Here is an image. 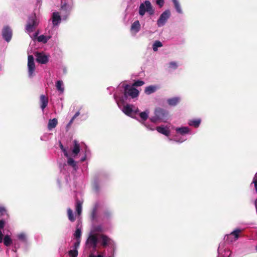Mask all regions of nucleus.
Listing matches in <instances>:
<instances>
[{"mask_svg": "<svg viewBox=\"0 0 257 257\" xmlns=\"http://www.w3.org/2000/svg\"><path fill=\"white\" fill-rule=\"evenodd\" d=\"M154 113L155 115L151 118V120L153 122H156L158 120L165 121L167 119L168 112L162 108H156Z\"/></svg>", "mask_w": 257, "mask_h": 257, "instance_id": "f257e3e1", "label": "nucleus"}, {"mask_svg": "<svg viewBox=\"0 0 257 257\" xmlns=\"http://www.w3.org/2000/svg\"><path fill=\"white\" fill-rule=\"evenodd\" d=\"M147 12L150 15H153L154 14V10L151 4V2L149 1H145L144 3H142L139 10V13L141 16H143L145 13Z\"/></svg>", "mask_w": 257, "mask_h": 257, "instance_id": "f03ea898", "label": "nucleus"}, {"mask_svg": "<svg viewBox=\"0 0 257 257\" xmlns=\"http://www.w3.org/2000/svg\"><path fill=\"white\" fill-rule=\"evenodd\" d=\"M99 242V234H91L89 235L87 240L86 244L90 248L92 247L94 251L96 250L97 243Z\"/></svg>", "mask_w": 257, "mask_h": 257, "instance_id": "7ed1b4c3", "label": "nucleus"}, {"mask_svg": "<svg viewBox=\"0 0 257 257\" xmlns=\"http://www.w3.org/2000/svg\"><path fill=\"white\" fill-rule=\"evenodd\" d=\"M38 25V22L35 15H32L29 18L26 30L29 33L33 32Z\"/></svg>", "mask_w": 257, "mask_h": 257, "instance_id": "20e7f679", "label": "nucleus"}, {"mask_svg": "<svg viewBox=\"0 0 257 257\" xmlns=\"http://www.w3.org/2000/svg\"><path fill=\"white\" fill-rule=\"evenodd\" d=\"M103 247L108 246H113L114 242L113 240L104 234H99V242Z\"/></svg>", "mask_w": 257, "mask_h": 257, "instance_id": "39448f33", "label": "nucleus"}, {"mask_svg": "<svg viewBox=\"0 0 257 257\" xmlns=\"http://www.w3.org/2000/svg\"><path fill=\"white\" fill-rule=\"evenodd\" d=\"M139 91L138 89L133 86L128 85H126L124 87V95L127 97V96H131L134 98L139 95Z\"/></svg>", "mask_w": 257, "mask_h": 257, "instance_id": "423d86ee", "label": "nucleus"}, {"mask_svg": "<svg viewBox=\"0 0 257 257\" xmlns=\"http://www.w3.org/2000/svg\"><path fill=\"white\" fill-rule=\"evenodd\" d=\"M170 12L169 10H166L160 16L157 21L158 26L160 27L163 26L166 23L167 20L170 17Z\"/></svg>", "mask_w": 257, "mask_h": 257, "instance_id": "0eeeda50", "label": "nucleus"}, {"mask_svg": "<svg viewBox=\"0 0 257 257\" xmlns=\"http://www.w3.org/2000/svg\"><path fill=\"white\" fill-rule=\"evenodd\" d=\"M28 74L30 77H32L35 70L34 58L33 55H29L28 57Z\"/></svg>", "mask_w": 257, "mask_h": 257, "instance_id": "6e6552de", "label": "nucleus"}, {"mask_svg": "<svg viewBox=\"0 0 257 257\" xmlns=\"http://www.w3.org/2000/svg\"><path fill=\"white\" fill-rule=\"evenodd\" d=\"M36 61L42 64H47L49 61V57L43 52H37L35 53Z\"/></svg>", "mask_w": 257, "mask_h": 257, "instance_id": "1a4fd4ad", "label": "nucleus"}, {"mask_svg": "<svg viewBox=\"0 0 257 257\" xmlns=\"http://www.w3.org/2000/svg\"><path fill=\"white\" fill-rule=\"evenodd\" d=\"M12 35L13 32L10 27L7 26L4 27L2 30V36L7 42H9L11 41Z\"/></svg>", "mask_w": 257, "mask_h": 257, "instance_id": "9d476101", "label": "nucleus"}, {"mask_svg": "<svg viewBox=\"0 0 257 257\" xmlns=\"http://www.w3.org/2000/svg\"><path fill=\"white\" fill-rule=\"evenodd\" d=\"M49 102L48 97L45 95L42 94L40 96V107L43 110L48 105Z\"/></svg>", "mask_w": 257, "mask_h": 257, "instance_id": "9b49d317", "label": "nucleus"}, {"mask_svg": "<svg viewBox=\"0 0 257 257\" xmlns=\"http://www.w3.org/2000/svg\"><path fill=\"white\" fill-rule=\"evenodd\" d=\"M52 23L54 26H57L61 21V18L59 12H54L52 14Z\"/></svg>", "mask_w": 257, "mask_h": 257, "instance_id": "f8f14e48", "label": "nucleus"}, {"mask_svg": "<svg viewBox=\"0 0 257 257\" xmlns=\"http://www.w3.org/2000/svg\"><path fill=\"white\" fill-rule=\"evenodd\" d=\"M61 10L65 12L66 15L67 16L70 14V13L71 11V10L72 9V6L71 5H68L66 3H63L62 2L61 6Z\"/></svg>", "mask_w": 257, "mask_h": 257, "instance_id": "ddd939ff", "label": "nucleus"}, {"mask_svg": "<svg viewBox=\"0 0 257 257\" xmlns=\"http://www.w3.org/2000/svg\"><path fill=\"white\" fill-rule=\"evenodd\" d=\"M180 101V98L179 97H174L167 99V102L170 106H176Z\"/></svg>", "mask_w": 257, "mask_h": 257, "instance_id": "4468645a", "label": "nucleus"}, {"mask_svg": "<svg viewBox=\"0 0 257 257\" xmlns=\"http://www.w3.org/2000/svg\"><path fill=\"white\" fill-rule=\"evenodd\" d=\"M158 88L157 86L155 85H150L146 87L145 89V93L147 95H150L153 93H154Z\"/></svg>", "mask_w": 257, "mask_h": 257, "instance_id": "2eb2a0df", "label": "nucleus"}, {"mask_svg": "<svg viewBox=\"0 0 257 257\" xmlns=\"http://www.w3.org/2000/svg\"><path fill=\"white\" fill-rule=\"evenodd\" d=\"M141 28V25L138 20L135 21L131 26V31L135 32V33H138Z\"/></svg>", "mask_w": 257, "mask_h": 257, "instance_id": "dca6fc26", "label": "nucleus"}, {"mask_svg": "<svg viewBox=\"0 0 257 257\" xmlns=\"http://www.w3.org/2000/svg\"><path fill=\"white\" fill-rule=\"evenodd\" d=\"M156 130L160 133L163 134L166 136H169L170 135V131L163 126H159L156 127Z\"/></svg>", "mask_w": 257, "mask_h": 257, "instance_id": "f3484780", "label": "nucleus"}, {"mask_svg": "<svg viewBox=\"0 0 257 257\" xmlns=\"http://www.w3.org/2000/svg\"><path fill=\"white\" fill-rule=\"evenodd\" d=\"M74 148L72 150V153L74 156H77L80 152V145L76 140L73 141Z\"/></svg>", "mask_w": 257, "mask_h": 257, "instance_id": "a211bd4d", "label": "nucleus"}, {"mask_svg": "<svg viewBox=\"0 0 257 257\" xmlns=\"http://www.w3.org/2000/svg\"><path fill=\"white\" fill-rule=\"evenodd\" d=\"M58 124V120L57 118H54L52 119H50L48 124V128L49 130H52L55 128Z\"/></svg>", "mask_w": 257, "mask_h": 257, "instance_id": "6ab92c4d", "label": "nucleus"}, {"mask_svg": "<svg viewBox=\"0 0 257 257\" xmlns=\"http://www.w3.org/2000/svg\"><path fill=\"white\" fill-rule=\"evenodd\" d=\"M123 112L127 115L131 116L133 112V109L132 106L129 104L124 105L122 109Z\"/></svg>", "mask_w": 257, "mask_h": 257, "instance_id": "aec40b11", "label": "nucleus"}, {"mask_svg": "<svg viewBox=\"0 0 257 257\" xmlns=\"http://www.w3.org/2000/svg\"><path fill=\"white\" fill-rule=\"evenodd\" d=\"M201 123L200 119H195L189 120L188 124L190 126H194V127H198Z\"/></svg>", "mask_w": 257, "mask_h": 257, "instance_id": "412c9836", "label": "nucleus"}, {"mask_svg": "<svg viewBox=\"0 0 257 257\" xmlns=\"http://www.w3.org/2000/svg\"><path fill=\"white\" fill-rule=\"evenodd\" d=\"M175 130L177 133L182 135L188 133L189 131V129L188 127H177Z\"/></svg>", "mask_w": 257, "mask_h": 257, "instance_id": "4be33fe9", "label": "nucleus"}, {"mask_svg": "<svg viewBox=\"0 0 257 257\" xmlns=\"http://www.w3.org/2000/svg\"><path fill=\"white\" fill-rule=\"evenodd\" d=\"M67 215H68L69 220L71 222L75 221L76 219L74 215L73 210L70 208H68L67 209Z\"/></svg>", "mask_w": 257, "mask_h": 257, "instance_id": "5701e85b", "label": "nucleus"}, {"mask_svg": "<svg viewBox=\"0 0 257 257\" xmlns=\"http://www.w3.org/2000/svg\"><path fill=\"white\" fill-rule=\"evenodd\" d=\"M82 203L79 201H76V211L78 215H80L82 212Z\"/></svg>", "mask_w": 257, "mask_h": 257, "instance_id": "b1692460", "label": "nucleus"}, {"mask_svg": "<svg viewBox=\"0 0 257 257\" xmlns=\"http://www.w3.org/2000/svg\"><path fill=\"white\" fill-rule=\"evenodd\" d=\"M174 5L175 8L178 13H182V10L181 8L180 5L178 0H172Z\"/></svg>", "mask_w": 257, "mask_h": 257, "instance_id": "393cba45", "label": "nucleus"}, {"mask_svg": "<svg viewBox=\"0 0 257 257\" xmlns=\"http://www.w3.org/2000/svg\"><path fill=\"white\" fill-rule=\"evenodd\" d=\"M4 243L7 246H10L12 243V240L9 235L5 236L4 238Z\"/></svg>", "mask_w": 257, "mask_h": 257, "instance_id": "a878e982", "label": "nucleus"}, {"mask_svg": "<svg viewBox=\"0 0 257 257\" xmlns=\"http://www.w3.org/2000/svg\"><path fill=\"white\" fill-rule=\"evenodd\" d=\"M242 230L240 229H236L230 234V235L233 236L234 237V240H236L239 238V233Z\"/></svg>", "mask_w": 257, "mask_h": 257, "instance_id": "bb28decb", "label": "nucleus"}, {"mask_svg": "<svg viewBox=\"0 0 257 257\" xmlns=\"http://www.w3.org/2000/svg\"><path fill=\"white\" fill-rule=\"evenodd\" d=\"M50 37H47L43 35H40L37 38V40L39 42H43V43H46Z\"/></svg>", "mask_w": 257, "mask_h": 257, "instance_id": "cd10ccee", "label": "nucleus"}, {"mask_svg": "<svg viewBox=\"0 0 257 257\" xmlns=\"http://www.w3.org/2000/svg\"><path fill=\"white\" fill-rule=\"evenodd\" d=\"M63 85V82L61 80L57 81L56 82V86L57 87V89L58 90L63 92L64 91V88L62 87Z\"/></svg>", "mask_w": 257, "mask_h": 257, "instance_id": "c85d7f7f", "label": "nucleus"}, {"mask_svg": "<svg viewBox=\"0 0 257 257\" xmlns=\"http://www.w3.org/2000/svg\"><path fill=\"white\" fill-rule=\"evenodd\" d=\"M163 46L162 43L159 41H156L153 45V49L154 51L158 50V47H161Z\"/></svg>", "mask_w": 257, "mask_h": 257, "instance_id": "c756f323", "label": "nucleus"}, {"mask_svg": "<svg viewBox=\"0 0 257 257\" xmlns=\"http://www.w3.org/2000/svg\"><path fill=\"white\" fill-rule=\"evenodd\" d=\"M148 113H149L146 111H143L140 113V116L143 120L145 121L148 118Z\"/></svg>", "mask_w": 257, "mask_h": 257, "instance_id": "7c9ffc66", "label": "nucleus"}, {"mask_svg": "<svg viewBox=\"0 0 257 257\" xmlns=\"http://www.w3.org/2000/svg\"><path fill=\"white\" fill-rule=\"evenodd\" d=\"M74 236L77 240L80 239L81 236V231L79 228H77L74 233Z\"/></svg>", "mask_w": 257, "mask_h": 257, "instance_id": "2f4dec72", "label": "nucleus"}, {"mask_svg": "<svg viewBox=\"0 0 257 257\" xmlns=\"http://www.w3.org/2000/svg\"><path fill=\"white\" fill-rule=\"evenodd\" d=\"M97 207L95 206L93 208L91 214V218L92 220H94L96 218V213H97Z\"/></svg>", "mask_w": 257, "mask_h": 257, "instance_id": "473e14b6", "label": "nucleus"}, {"mask_svg": "<svg viewBox=\"0 0 257 257\" xmlns=\"http://www.w3.org/2000/svg\"><path fill=\"white\" fill-rule=\"evenodd\" d=\"M78 253V252L77 249H73V250H70V251H69V254L71 257H77Z\"/></svg>", "mask_w": 257, "mask_h": 257, "instance_id": "72a5a7b5", "label": "nucleus"}, {"mask_svg": "<svg viewBox=\"0 0 257 257\" xmlns=\"http://www.w3.org/2000/svg\"><path fill=\"white\" fill-rule=\"evenodd\" d=\"M224 253L223 254L222 253H220V256L222 257H229L231 255V251L229 249H224Z\"/></svg>", "mask_w": 257, "mask_h": 257, "instance_id": "f704fd0d", "label": "nucleus"}, {"mask_svg": "<svg viewBox=\"0 0 257 257\" xmlns=\"http://www.w3.org/2000/svg\"><path fill=\"white\" fill-rule=\"evenodd\" d=\"M67 163L69 165L75 167L76 166V162L75 161L71 158H69L68 159Z\"/></svg>", "mask_w": 257, "mask_h": 257, "instance_id": "c9c22d12", "label": "nucleus"}, {"mask_svg": "<svg viewBox=\"0 0 257 257\" xmlns=\"http://www.w3.org/2000/svg\"><path fill=\"white\" fill-rule=\"evenodd\" d=\"M59 146H60V148L61 149V150L64 153L65 156H66V157H68L69 155L68 154V152H67L66 149L64 147L63 145H62V144L61 142L59 143Z\"/></svg>", "mask_w": 257, "mask_h": 257, "instance_id": "e433bc0d", "label": "nucleus"}, {"mask_svg": "<svg viewBox=\"0 0 257 257\" xmlns=\"http://www.w3.org/2000/svg\"><path fill=\"white\" fill-rule=\"evenodd\" d=\"M144 84L145 82L143 81L139 80L134 82V83L133 84V86H141L144 85Z\"/></svg>", "mask_w": 257, "mask_h": 257, "instance_id": "4c0bfd02", "label": "nucleus"}, {"mask_svg": "<svg viewBox=\"0 0 257 257\" xmlns=\"http://www.w3.org/2000/svg\"><path fill=\"white\" fill-rule=\"evenodd\" d=\"M18 237L19 239L23 241H26V235L24 233H21L18 235Z\"/></svg>", "mask_w": 257, "mask_h": 257, "instance_id": "58836bf2", "label": "nucleus"}, {"mask_svg": "<svg viewBox=\"0 0 257 257\" xmlns=\"http://www.w3.org/2000/svg\"><path fill=\"white\" fill-rule=\"evenodd\" d=\"M177 67H178L177 64L175 62H171L169 63V67L171 68L175 69L177 68Z\"/></svg>", "mask_w": 257, "mask_h": 257, "instance_id": "ea45409f", "label": "nucleus"}, {"mask_svg": "<svg viewBox=\"0 0 257 257\" xmlns=\"http://www.w3.org/2000/svg\"><path fill=\"white\" fill-rule=\"evenodd\" d=\"M156 3L158 5H159L160 6V7H162L164 4V0H157Z\"/></svg>", "mask_w": 257, "mask_h": 257, "instance_id": "a19ab883", "label": "nucleus"}, {"mask_svg": "<svg viewBox=\"0 0 257 257\" xmlns=\"http://www.w3.org/2000/svg\"><path fill=\"white\" fill-rule=\"evenodd\" d=\"M6 212V209L3 207H0V215H4Z\"/></svg>", "mask_w": 257, "mask_h": 257, "instance_id": "79ce46f5", "label": "nucleus"}, {"mask_svg": "<svg viewBox=\"0 0 257 257\" xmlns=\"http://www.w3.org/2000/svg\"><path fill=\"white\" fill-rule=\"evenodd\" d=\"M5 221L4 220H0V230L3 229L5 226Z\"/></svg>", "mask_w": 257, "mask_h": 257, "instance_id": "37998d69", "label": "nucleus"}, {"mask_svg": "<svg viewBox=\"0 0 257 257\" xmlns=\"http://www.w3.org/2000/svg\"><path fill=\"white\" fill-rule=\"evenodd\" d=\"M252 183L254 184L255 191L257 192V179L256 178H253Z\"/></svg>", "mask_w": 257, "mask_h": 257, "instance_id": "c03bdc74", "label": "nucleus"}, {"mask_svg": "<svg viewBox=\"0 0 257 257\" xmlns=\"http://www.w3.org/2000/svg\"><path fill=\"white\" fill-rule=\"evenodd\" d=\"M88 257H103V255L102 254H98L97 255H94L93 253H90Z\"/></svg>", "mask_w": 257, "mask_h": 257, "instance_id": "a18cd8bd", "label": "nucleus"}, {"mask_svg": "<svg viewBox=\"0 0 257 257\" xmlns=\"http://www.w3.org/2000/svg\"><path fill=\"white\" fill-rule=\"evenodd\" d=\"M80 239L78 240L77 242H76L74 244V246H75V247L76 248L77 247H78L79 245V244H80Z\"/></svg>", "mask_w": 257, "mask_h": 257, "instance_id": "49530a36", "label": "nucleus"}, {"mask_svg": "<svg viewBox=\"0 0 257 257\" xmlns=\"http://www.w3.org/2000/svg\"><path fill=\"white\" fill-rule=\"evenodd\" d=\"M3 234L2 233V231L0 230V243L2 242V241H3Z\"/></svg>", "mask_w": 257, "mask_h": 257, "instance_id": "de8ad7c7", "label": "nucleus"}, {"mask_svg": "<svg viewBox=\"0 0 257 257\" xmlns=\"http://www.w3.org/2000/svg\"><path fill=\"white\" fill-rule=\"evenodd\" d=\"M80 114V112L79 111H77L75 114V115L73 116L72 118H74V119H75V118H76L78 116H79Z\"/></svg>", "mask_w": 257, "mask_h": 257, "instance_id": "09e8293b", "label": "nucleus"}, {"mask_svg": "<svg viewBox=\"0 0 257 257\" xmlns=\"http://www.w3.org/2000/svg\"><path fill=\"white\" fill-rule=\"evenodd\" d=\"M74 120V118H72L70 120V121L68 123V125H71L73 123Z\"/></svg>", "mask_w": 257, "mask_h": 257, "instance_id": "8fccbe9b", "label": "nucleus"}, {"mask_svg": "<svg viewBox=\"0 0 257 257\" xmlns=\"http://www.w3.org/2000/svg\"><path fill=\"white\" fill-rule=\"evenodd\" d=\"M85 160V157L81 159V162H84Z\"/></svg>", "mask_w": 257, "mask_h": 257, "instance_id": "3c124183", "label": "nucleus"}, {"mask_svg": "<svg viewBox=\"0 0 257 257\" xmlns=\"http://www.w3.org/2000/svg\"><path fill=\"white\" fill-rule=\"evenodd\" d=\"M254 178H257V173H256V174H255V176H254Z\"/></svg>", "mask_w": 257, "mask_h": 257, "instance_id": "603ef678", "label": "nucleus"}, {"mask_svg": "<svg viewBox=\"0 0 257 257\" xmlns=\"http://www.w3.org/2000/svg\"><path fill=\"white\" fill-rule=\"evenodd\" d=\"M37 35H38V33H36L35 34V36H37Z\"/></svg>", "mask_w": 257, "mask_h": 257, "instance_id": "864d4df0", "label": "nucleus"}, {"mask_svg": "<svg viewBox=\"0 0 257 257\" xmlns=\"http://www.w3.org/2000/svg\"><path fill=\"white\" fill-rule=\"evenodd\" d=\"M138 111H139V109H138H138H137V111H136V112H138Z\"/></svg>", "mask_w": 257, "mask_h": 257, "instance_id": "5fc2aeb1", "label": "nucleus"}]
</instances>
